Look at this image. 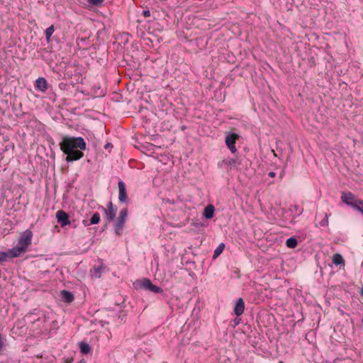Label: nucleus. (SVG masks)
<instances>
[{
  "mask_svg": "<svg viewBox=\"0 0 363 363\" xmlns=\"http://www.w3.org/2000/svg\"><path fill=\"white\" fill-rule=\"evenodd\" d=\"M60 150L67 155L66 161L72 162L84 157L82 150H86V144L81 137L65 136L60 143Z\"/></svg>",
  "mask_w": 363,
  "mask_h": 363,
  "instance_id": "obj_1",
  "label": "nucleus"
},
{
  "mask_svg": "<svg viewBox=\"0 0 363 363\" xmlns=\"http://www.w3.org/2000/svg\"><path fill=\"white\" fill-rule=\"evenodd\" d=\"M33 233L30 230H26L23 232L18 239V246L10 250V253L13 257H20L25 253L28 247L31 245Z\"/></svg>",
  "mask_w": 363,
  "mask_h": 363,
  "instance_id": "obj_2",
  "label": "nucleus"
},
{
  "mask_svg": "<svg viewBox=\"0 0 363 363\" xmlns=\"http://www.w3.org/2000/svg\"><path fill=\"white\" fill-rule=\"evenodd\" d=\"M128 216V209L124 208L121 210L118 216L113 222V227L115 232L117 235H120L122 233L123 229L125 226Z\"/></svg>",
  "mask_w": 363,
  "mask_h": 363,
  "instance_id": "obj_3",
  "label": "nucleus"
},
{
  "mask_svg": "<svg viewBox=\"0 0 363 363\" xmlns=\"http://www.w3.org/2000/svg\"><path fill=\"white\" fill-rule=\"evenodd\" d=\"M239 135L237 133L228 134L225 137V144L232 153H235L237 151L235 143L239 139Z\"/></svg>",
  "mask_w": 363,
  "mask_h": 363,
  "instance_id": "obj_4",
  "label": "nucleus"
},
{
  "mask_svg": "<svg viewBox=\"0 0 363 363\" xmlns=\"http://www.w3.org/2000/svg\"><path fill=\"white\" fill-rule=\"evenodd\" d=\"M103 211L105 213V218L108 223L113 220L116 217V209L114 208L111 201L108 203L106 208H103Z\"/></svg>",
  "mask_w": 363,
  "mask_h": 363,
  "instance_id": "obj_5",
  "label": "nucleus"
},
{
  "mask_svg": "<svg viewBox=\"0 0 363 363\" xmlns=\"http://www.w3.org/2000/svg\"><path fill=\"white\" fill-rule=\"evenodd\" d=\"M56 218L62 227L67 225L70 223L68 214L62 210L57 211Z\"/></svg>",
  "mask_w": 363,
  "mask_h": 363,
  "instance_id": "obj_6",
  "label": "nucleus"
},
{
  "mask_svg": "<svg viewBox=\"0 0 363 363\" xmlns=\"http://www.w3.org/2000/svg\"><path fill=\"white\" fill-rule=\"evenodd\" d=\"M143 286L144 288L147 289L150 291H152L154 293L159 294V293H162L163 291V290L160 287L152 284L151 281L148 279H145L143 280Z\"/></svg>",
  "mask_w": 363,
  "mask_h": 363,
  "instance_id": "obj_7",
  "label": "nucleus"
},
{
  "mask_svg": "<svg viewBox=\"0 0 363 363\" xmlns=\"http://www.w3.org/2000/svg\"><path fill=\"white\" fill-rule=\"evenodd\" d=\"M119 189L118 199L121 202H125L128 199L126 188L124 182L120 181L118 184Z\"/></svg>",
  "mask_w": 363,
  "mask_h": 363,
  "instance_id": "obj_8",
  "label": "nucleus"
},
{
  "mask_svg": "<svg viewBox=\"0 0 363 363\" xmlns=\"http://www.w3.org/2000/svg\"><path fill=\"white\" fill-rule=\"evenodd\" d=\"M341 200L345 204L350 206L356 200L355 196L350 191L342 192Z\"/></svg>",
  "mask_w": 363,
  "mask_h": 363,
  "instance_id": "obj_9",
  "label": "nucleus"
},
{
  "mask_svg": "<svg viewBox=\"0 0 363 363\" xmlns=\"http://www.w3.org/2000/svg\"><path fill=\"white\" fill-rule=\"evenodd\" d=\"M245 310V303L242 298H238L234 308V312L237 316L241 315Z\"/></svg>",
  "mask_w": 363,
  "mask_h": 363,
  "instance_id": "obj_10",
  "label": "nucleus"
},
{
  "mask_svg": "<svg viewBox=\"0 0 363 363\" xmlns=\"http://www.w3.org/2000/svg\"><path fill=\"white\" fill-rule=\"evenodd\" d=\"M35 86L38 89L43 92H45L48 89V82L43 77H40L36 80Z\"/></svg>",
  "mask_w": 363,
  "mask_h": 363,
  "instance_id": "obj_11",
  "label": "nucleus"
},
{
  "mask_svg": "<svg viewBox=\"0 0 363 363\" xmlns=\"http://www.w3.org/2000/svg\"><path fill=\"white\" fill-rule=\"evenodd\" d=\"M215 208L212 204H208L203 211V216L206 219H211L213 217Z\"/></svg>",
  "mask_w": 363,
  "mask_h": 363,
  "instance_id": "obj_12",
  "label": "nucleus"
},
{
  "mask_svg": "<svg viewBox=\"0 0 363 363\" xmlns=\"http://www.w3.org/2000/svg\"><path fill=\"white\" fill-rule=\"evenodd\" d=\"M61 297L63 301L67 303H72L74 298V295L71 292L66 290H62L61 291Z\"/></svg>",
  "mask_w": 363,
  "mask_h": 363,
  "instance_id": "obj_13",
  "label": "nucleus"
},
{
  "mask_svg": "<svg viewBox=\"0 0 363 363\" xmlns=\"http://www.w3.org/2000/svg\"><path fill=\"white\" fill-rule=\"evenodd\" d=\"M350 206L363 213V200L356 199L354 203L350 205Z\"/></svg>",
  "mask_w": 363,
  "mask_h": 363,
  "instance_id": "obj_14",
  "label": "nucleus"
},
{
  "mask_svg": "<svg viewBox=\"0 0 363 363\" xmlns=\"http://www.w3.org/2000/svg\"><path fill=\"white\" fill-rule=\"evenodd\" d=\"M333 262L336 265L343 264L345 260L340 254L336 253L333 256Z\"/></svg>",
  "mask_w": 363,
  "mask_h": 363,
  "instance_id": "obj_15",
  "label": "nucleus"
},
{
  "mask_svg": "<svg viewBox=\"0 0 363 363\" xmlns=\"http://www.w3.org/2000/svg\"><path fill=\"white\" fill-rule=\"evenodd\" d=\"M79 347L81 352L83 354H88L91 351L90 346L86 342H80Z\"/></svg>",
  "mask_w": 363,
  "mask_h": 363,
  "instance_id": "obj_16",
  "label": "nucleus"
},
{
  "mask_svg": "<svg viewBox=\"0 0 363 363\" xmlns=\"http://www.w3.org/2000/svg\"><path fill=\"white\" fill-rule=\"evenodd\" d=\"M286 245L289 248H295L297 246L298 242L296 238H290L286 240Z\"/></svg>",
  "mask_w": 363,
  "mask_h": 363,
  "instance_id": "obj_17",
  "label": "nucleus"
},
{
  "mask_svg": "<svg viewBox=\"0 0 363 363\" xmlns=\"http://www.w3.org/2000/svg\"><path fill=\"white\" fill-rule=\"evenodd\" d=\"M7 258H14L10 253V250L8 252H0V262H4Z\"/></svg>",
  "mask_w": 363,
  "mask_h": 363,
  "instance_id": "obj_18",
  "label": "nucleus"
},
{
  "mask_svg": "<svg viewBox=\"0 0 363 363\" xmlns=\"http://www.w3.org/2000/svg\"><path fill=\"white\" fill-rule=\"evenodd\" d=\"M55 31V27L53 25L50 26L45 30V36L48 42L50 41L52 35Z\"/></svg>",
  "mask_w": 363,
  "mask_h": 363,
  "instance_id": "obj_19",
  "label": "nucleus"
},
{
  "mask_svg": "<svg viewBox=\"0 0 363 363\" xmlns=\"http://www.w3.org/2000/svg\"><path fill=\"white\" fill-rule=\"evenodd\" d=\"M224 248L225 245L223 243L220 244L214 251L213 258L216 259V257H218L223 252Z\"/></svg>",
  "mask_w": 363,
  "mask_h": 363,
  "instance_id": "obj_20",
  "label": "nucleus"
},
{
  "mask_svg": "<svg viewBox=\"0 0 363 363\" xmlns=\"http://www.w3.org/2000/svg\"><path fill=\"white\" fill-rule=\"evenodd\" d=\"M225 164L230 167H237L238 161L236 159H228L224 161Z\"/></svg>",
  "mask_w": 363,
  "mask_h": 363,
  "instance_id": "obj_21",
  "label": "nucleus"
},
{
  "mask_svg": "<svg viewBox=\"0 0 363 363\" xmlns=\"http://www.w3.org/2000/svg\"><path fill=\"white\" fill-rule=\"evenodd\" d=\"M99 221H100V215L98 213H95L91 218L90 224H91V225L97 224L99 223Z\"/></svg>",
  "mask_w": 363,
  "mask_h": 363,
  "instance_id": "obj_22",
  "label": "nucleus"
},
{
  "mask_svg": "<svg viewBox=\"0 0 363 363\" xmlns=\"http://www.w3.org/2000/svg\"><path fill=\"white\" fill-rule=\"evenodd\" d=\"M104 0H88L90 5L96 6H101Z\"/></svg>",
  "mask_w": 363,
  "mask_h": 363,
  "instance_id": "obj_23",
  "label": "nucleus"
},
{
  "mask_svg": "<svg viewBox=\"0 0 363 363\" xmlns=\"http://www.w3.org/2000/svg\"><path fill=\"white\" fill-rule=\"evenodd\" d=\"M4 346V342L3 340V337H2L1 335L0 334V351L3 349Z\"/></svg>",
  "mask_w": 363,
  "mask_h": 363,
  "instance_id": "obj_24",
  "label": "nucleus"
},
{
  "mask_svg": "<svg viewBox=\"0 0 363 363\" xmlns=\"http://www.w3.org/2000/svg\"><path fill=\"white\" fill-rule=\"evenodd\" d=\"M143 15L145 17H149V16H150V11L148 10L144 11Z\"/></svg>",
  "mask_w": 363,
  "mask_h": 363,
  "instance_id": "obj_25",
  "label": "nucleus"
},
{
  "mask_svg": "<svg viewBox=\"0 0 363 363\" xmlns=\"http://www.w3.org/2000/svg\"><path fill=\"white\" fill-rule=\"evenodd\" d=\"M73 361V358H67L65 360V363H72Z\"/></svg>",
  "mask_w": 363,
  "mask_h": 363,
  "instance_id": "obj_26",
  "label": "nucleus"
},
{
  "mask_svg": "<svg viewBox=\"0 0 363 363\" xmlns=\"http://www.w3.org/2000/svg\"><path fill=\"white\" fill-rule=\"evenodd\" d=\"M275 175H276V174H275V172H270L269 173V176L270 177H272V178L274 177H275Z\"/></svg>",
  "mask_w": 363,
  "mask_h": 363,
  "instance_id": "obj_27",
  "label": "nucleus"
},
{
  "mask_svg": "<svg viewBox=\"0 0 363 363\" xmlns=\"http://www.w3.org/2000/svg\"><path fill=\"white\" fill-rule=\"evenodd\" d=\"M323 222H324L325 225H328V220L327 215H325V220H324Z\"/></svg>",
  "mask_w": 363,
  "mask_h": 363,
  "instance_id": "obj_28",
  "label": "nucleus"
},
{
  "mask_svg": "<svg viewBox=\"0 0 363 363\" xmlns=\"http://www.w3.org/2000/svg\"><path fill=\"white\" fill-rule=\"evenodd\" d=\"M272 152L274 157H277V155L274 150H272Z\"/></svg>",
  "mask_w": 363,
  "mask_h": 363,
  "instance_id": "obj_29",
  "label": "nucleus"
},
{
  "mask_svg": "<svg viewBox=\"0 0 363 363\" xmlns=\"http://www.w3.org/2000/svg\"><path fill=\"white\" fill-rule=\"evenodd\" d=\"M360 295L362 296H363V287L362 288L361 291H360Z\"/></svg>",
  "mask_w": 363,
  "mask_h": 363,
  "instance_id": "obj_30",
  "label": "nucleus"
},
{
  "mask_svg": "<svg viewBox=\"0 0 363 363\" xmlns=\"http://www.w3.org/2000/svg\"><path fill=\"white\" fill-rule=\"evenodd\" d=\"M79 363H85V361L84 359H82Z\"/></svg>",
  "mask_w": 363,
  "mask_h": 363,
  "instance_id": "obj_31",
  "label": "nucleus"
},
{
  "mask_svg": "<svg viewBox=\"0 0 363 363\" xmlns=\"http://www.w3.org/2000/svg\"><path fill=\"white\" fill-rule=\"evenodd\" d=\"M279 363H284L283 362H279Z\"/></svg>",
  "mask_w": 363,
  "mask_h": 363,
  "instance_id": "obj_32",
  "label": "nucleus"
}]
</instances>
